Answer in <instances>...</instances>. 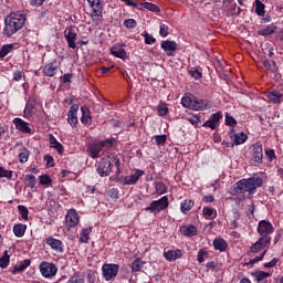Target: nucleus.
Listing matches in <instances>:
<instances>
[{
    "label": "nucleus",
    "mask_w": 283,
    "mask_h": 283,
    "mask_svg": "<svg viewBox=\"0 0 283 283\" xmlns=\"http://www.w3.org/2000/svg\"><path fill=\"white\" fill-rule=\"evenodd\" d=\"M188 123H190V125H193L195 127L200 125V115H191L189 117H187Z\"/></svg>",
    "instance_id": "52"
},
{
    "label": "nucleus",
    "mask_w": 283,
    "mask_h": 283,
    "mask_svg": "<svg viewBox=\"0 0 283 283\" xmlns=\"http://www.w3.org/2000/svg\"><path fill=\"white\" fill-rule=\"evenodd\" d=\"M34 112V105L32 103L28 102L24 108V118H30Z\"/></svg>",
    "instance_id": "50"
},
{
    "label": "nucleus",
    "mask_w": 283,
    "mask_h": 283,
    "mask_svg": "<svg viewBox=\"0 0 283 283\" xmlns=\"http://www.w3.org/2000/svg\"><path fill=\"white\" fill-rule=\"evenodd\" d=\"M98 143L102 146V149H103V147H105L106 149H109V148L114 147V143H116V139L108 138V139H105V140L98 142Z\"/></svg>",
    "instance_id": "46"
},
{
    "label": "nucleus",
    "mask_w": 283,
    "mask_h": 283,
    "mask_svg": "<svg viewBox=\"0 0 283 283\" xmlns=\"http://www.w3.org/2000/svg\"><path fill=\"white\" fill-rule=\"evenodd\" d=\"M271 245V238L269 235L261 237L250 248L251 253H260V251L266 249Z\"/></svg>",
    "instance_id": "8"
},
{
    "label": "nucleus",
    "mask_w": 283,
    "mask_h": 283,
    "mask_svg": "<svg viewBox=\"0 0 283 283\" xmlns=\"http://www.w3.org/2000/svg\"><path fill=\"white\" fill-rule=\"evenodd\" d=\"M120 1H123L128 7L137 8V10H140L139 2H134L132 0H120Z\"/></svg>",
    "instance_id": "61"
},
{
    "label": "nucleus",
    "mask_w": 283,
    "mask_h": 283,
    "mask_svg": "<svg viewBox=\"0 0 283 283\" xmlns=\"http://www.w3.org/2000/svg\"><path fill=\"white\" fill-rule=\"evenodd\" d=\"M143 266H145V261L143 259H136L132 263V271L133 273H138V271L143 270Z\"/></svg>",
    "instance_id": "40"
},
{
    "label": "nucleus",
    "mask_w": 283,
    "mask_h": 283,
    "mask_svg": "<svg viewBox=\"0 0 283 283\" xmlns=\"http://www.w3.org/2000/svg\"><path fill=\"white\" fill-rule=\"evenodd\" d=\"M40 185H52V178H50L48 175L40 176Z\"/></svg>",
    "instance_id": "58"
},
{
    "label": "nucleus",
    "mask_w": 283,
    "mask_h": 283,
    "mask_svg": "<svg viewBox=\"0 0 283 283\" xmlns=\"http://www.w3.org/2000/svg\"><path fill=\"white\" fill-rule=\"evenodd\" d=\"M13 125L18 132L21 134H32V128H30V124L19 117L13 119Z\"/></svg>",
    "instance_id": "12"
},
{
    "label": "nucleus",
    "mask_w": 283,
    "mask_h": 283,
    "mask_svg": "<svg viewBox=\"0 0 283 283\" xmlns=\"http://www.w3.org/2000/svg\"><path fill=\"white\" fill-rule=\"evenodd\" d=\"M92 21L95 25H99V23H103V6L92 7Z\"/></svg>",
    "instance_id": "18"
},
{
    "label": "nucleus",
    "mask_w": 283,
    "mask_h": 283,
    "mask_svg": "<svg viewBox=\"0 0 283 283\" xmlns=\"http://www.w3.org/2000/svg\"><path fill=\"white\" fill-rule=\"evenodd\" d=\"M213 248L216 251H227V241L224 239H216L213 241Z\"/></svg>",
    "instance_id": "39"
},
{
    "label": "nucleus",
    "mask_w": 283,
    "mask_h": 283,
    "mask_svg": "<svg viewBox=\"0 0 283 283\" xmlns=\"http://www.w3.org/2000/svg\"><path fill=\"white\" fill-rule=\"evenodd\" d=\"M97 174L105 178L112 174V161L109 159H101L97 166Z\"/></svg>",
    "instance_id": "10"
},
{
    "label": "nucleus",
    "mask_w": 283,
    "mask_h": 283,
    "mask_svg": "<svg viewBox=\"0 0 283 283\" xmlns=\"http://www.w3.org/2000/svg\"><path fill=\"white\" fill-rule=\"evenodd\" d=\"M143 35L145 38L146 45H154V43H156V39L154 38V35L147 32H145Z\"/></svg>",
    "instance_id": "55"
},
{
    "label": "nucleus",
    "mask_w": 283,
    "mask_h": 283,
    "mask_svg": "<svg viewBox=\"0 0 283 283\" xmlns=\"http://www.w3.org/2000/svg\"><path fill=\"white\" fill-rule=\"evenodd\" d=\"M118 264H104L102 266L104 280L109 282V280H114L118 275Z\"/></svg>",
    "instance_id": "9"
},
{
    "label": "nucleus",
    "mask_w": 283,
    "mask_h": 283,
    "mask_svg": "<svg viewBox=\"0 0 283 283\" xmlns=\"http://www.w3.org/2000/svg\"><path fill=\"white\" fill-rule=\"evenodd\" d=\"M277 265V258L272 259L270 262L264 263L265 269H273V266Z\"/></svg>",
    "instance_id": "62"
},
{
    "label": "nucleus",
    "mask_w": 283,
    "mask_h": 283,
    "mask_svg": "<svg viewBox=\"0 0 283 283\" xmlns=\"http://www.w3.org/2000/svg\"><path fill=\"white\" fill-rule=\"evenodd\" d=\"M231 138L233 140V145H244L249 136H247L245 133L241 132V133L233 134Z\"/></svg>",
    "instance_id": "30"
},
{
    "label": "nucleus",
    "mask_w": 283,
    "mask_h": 283,
    "mask_svg": "<svg viewBox=\"0 0 283 283\" xmlns=\"http://www.w3.org/2000/svg\"><path fill=\"white\" fill-rule=\"evenodd\" d=\"M264 66L270 70V72H277V64L274 61H265Z\"/></svg>",
    "instance_id": "54"
},
{
    "label": "nucleus",
    "mask_w": 283,
    "mask_h": 283,
    "mask_svg": "<svg viewBox=\"0 0 283 283\" xmlns=\"http://www.w3.org/2000/svg\"><path fill=\"white\" fill-rule=\"evenodd\" d=\"M64 36L69 43V48L76 50V36H78V28L70 27L64 31Z\"/></svg>",
    "instance_id": "7"
},
{
    "label": "nucleus",
    "mask_w": 283,
    "mask_h": 283,
    "mask_svg": "<svg viewBox=\"0 0 283 283\" xmlns=\"http://www.w3.org/2000/svg\"><path fill=\"white\" fill-rule=\"evenodd\" d=\"M78 105L74 104L71 106L69 114H67V123L71 127H75L78 124Z\"/></svg>",
    "instance_id": "14"
},
{
    "label": "nucleus",
    "mask_w": 283,
    "mask_h": 283,
    "mask_svg": "<svg viewBox=\"0 0 283 283\" xmlns=\"http://www.w3.org/2000/svg\"><path fill=\"white\" fill-rule=\"evenodd\" d=\"M182 107H187L188 109H193L195 112H205L207 107H209V103L205 99H199L192 94H186L181 98Z\"/></svg>",
    "instance_id": "3"
},
{
    "label": "nucleus",
    "mask_w": 283,
    "mask_h": 283,
    "mask_svg": "<svg viewBox=\"0 0 283 283\" xmlns=\"http://www.w3.org/2000/svg\"><path fill=\"white\" fill-rule=\"evenodd\" d=\"M101 151H103V148L98 142L91 144L87 149V154L91 158H98V154H101Z\"/></svg>",
    "instance_id": "23"
},
{
    "label": "nucleus",
    "mask_w": 283,
    "mask_h": 283,
    "mask_svg": "<svg viewBox=\"0 0 283 283\" xmlns=\"http://www.w3.org/2000/svg\"><path fill=\"white\" fill-rule=\"evenodd\" d=\"M124 25H125V28L132 29V28H136L137 23H136V20L128 19V20L124 21Z\"/></svg>",
    "instance_id": "60"
},
{
    "label": "nucleus",
    "mask_w": 283,
    "mask_h": 283,
    "mask_svg": "<svg viewBox=\"0 0 283 283\" xmlns=\"http://www.w3.org/2000/svg\"><path fill=\"white\" fill-rule=\"evenodd\" d=\"M18 158H19V163H21L22 165H25V163L30 158V150H28V148L25 147L20 148Z\"/></svg>",
    "instance_id": "32"
},
{
    "label": "nucleus",
    "mask_w": 283,
    "mask_h": 283,
    "mask_svg": "<svg viewBox=\"0 0 283 283\" xmlns=\"http://www.w3.org/2000/svg\"><path fill=\"white\" fill-rule=\"evenodd\" d=\"M253 277H255L258 283H269V277H271V273L264 271H256L252 273Z\"/></svg>",
    "instance_id": "27"
},
{
    "label": "nucleus",
    "mask_w": 283,
    "mask_h": 283,
    "mask_svg": "<svg viewBox=\"0 0 283 283\" xmlns=\"http://www.w3.org/2000/svg\"><path fill=\"white\" fill-rule=\"evenodd\" d=\"M258 233L261 234V238L263 235H271V233H273V224L266 220L260 221L258 227Z\"/></svg>",
    "instance_id": "15"
},
{
    "label": "nucleus",
    "mask_w": 283,
    "mask_h": 283,
    "mask_svg": "<svg viewBox=\"0 0 283 283\" xmlns=\"http://www.w3.org/2000/svg\"><path fill=\"white\" fill-rule=\"evenodd\" d=\"M28 229V226L23 223H18L13 227V233L15 238H23L25 235V230Z\"/></svg>",
    "instance_id": "31"
},
{
    "label": "nucleus",
    "mask_w": 283,
    "mask_h": 283,
    "mask_svg": "<svg viewBox=\"0 0 283 283\" xmlns=\"http://www.w3.org/2000/svg\"><path fill=\"white\" fill-rule=\"evenodd\" d=\"M22 78H25V72L20 70L13 72V81L18 83L19 81H22Z\"/></svg>",
    "instance_id": "53"
},
{
    "label": "nucleus",
    "mask_w": 283,
    "mask_h": 283,
    "mask_svg": "<svg viewBox=\"0 0 283 283\" xmlns=\"http://www.w3.org/2000/svg\"><path fill=\"white\" fill-rule=\"evenodd\" d=\"M30 264H32V261H30V259H25L22 262L15 264L11 273L13 275H17V273H23V271H25Z\"/></svg>",
    "instance_id": "22"
},
{
    "label": "nucleus",
    "mask_w": 283,
    "mask_h": 283,
    "mask_svg": "<svg viewBox=\"0 0 283 283\" xmlns=\"http://www.w3.org/2000/svg\"><path fill=\"white\" fill-rule=\"evenodd\" d=\"M46 244L53 249L55 253H63V241L54 239L53 237H49L46 238Z\"/></svg>",
    "instance_id": "16"
},
{
    "label": "nucleus",
    "mask_w": 283,
    "mask_h": 283,
    "mask_svg": "<svg viewBox=\"0 0 283 283\" xmlns=\"http://www.w3.org/2000/svg\"><path fill=\"white\" fill-rule=\"evenodd\" d=\"M24 185L30 189H34L36 187V177L34 175H27L24 177Z\"/></svg>",
    "instance_id": "38"
},
{
    "label": "nucleus",
    "mask_w": 283,
    "mask_h": 283,
    "mask_svg": "<svg viewBox=\"0 0 283 283\" xmlns=\"http://www.w3.org/2000/svg\"><path fill=\"white\" fill-rule=\"evenodd\" d=\"M254 6H255V13L258 14V17H264L266 14V11H265L266 6H264L262 1L255 0Z\"/></svg>",
    "instance_id": "34"
},
{
    "label": "nucleus",
    "mask_w": 283,
    "mask_h": 283,
    "mask_svg": "<svg viewBox=\"0 0 283 283\" xmlns=\"http://www.w3.org/2000/svg\"><path fill=\"white\" fill-rule=\"evenodd\" d=\"M139 10H143L145 8L146 10H149L150 12H160V8L158 6L151 3V2H139Z\"/></svg>",
    "instance_id": "35"
},
{
    "label": "nucleus",
    "mask_w": 283,
    "mask_h": 283,
    "mask_svg": "<svg viewBox=\"0 0 283 283\" xmlns=\"http://www.w3.org/2000/svg\"><path fill=\"white\" fill-rule=\"evenodd\" d=\"M111 54H113V56H116L117 59H122L123 61L127 59V52L120 45L113 46L111 49Z\"/></svg>",
    "instance_id": "24"
},
{
    "label": "nucleus",
    "mask_w": 283,
    "mask_h": 283,
    "mask_svg": "<svg viewBox=\"0 0 283 283\" xmlns=\"http://www.w3.org/2000/svg\"><path fill=\"white\" fill-rule=\"evenodd\" d=\"M265 155L268 156V158H270L271 161L275 160V150L273 149H268L265 151Z\"/></svg>",
    "instance_id": "64"
},
{
    "label": "nucleus",
    "mask_w": 283,
    "mask_h": 283,
    "mask_svg": "<svg viewBox=\"0 0 283 283\" xmlns=\"http://www.w3.org/2000/svg\"><path fill=\"white\" fill-rule=\"evenodd\" d=\"M154 140L156 145H158L159 147H163L165 143H167V135H156L154 137Z\"/></svg>",
    "instance_id": "49"
},
{
    "label": "nucleus",
    "mask_w": 283,
    "mask_h": 283,
    "mask_svg": "<svg viewBox=\"0 0 283 283\" xmlns=\"http://www.w3.org/2000/svg\"><path fill=\"white\" fill-rule=\"evenodd\" d=\"M145 175L144 170H136L133 175L126 176L124 178V185H136L137 180H140V178Z\"/></svg>",
    "instance_id": "19"
},
{
    "label": "nucleus",
    "mask_w": 283,
    "mask_h": 283,
    "mask_svg": "<svg viewBox=\"0 0 283 283\" xmlns=\"http://www.w3.org/2000/svg\"><path fill=\"white\" fill-rule=\"evenodd\" d=\"M56 72H59V66H55L54 63L46 64L42 69L44 76H56Z\"/></svg>",
    "instance_id": "25"
},
{
    "label": "nucleus",
    "mask_w": 283,
    "mask_h": 283,
    "mask_svg": "<svg viewBox=\"0 0 283 283\" xmlns=\"http://www.w3.org/2000/svg\"><path fill=\"white\" fill-rule=\"evenodd\" d=\"M39 271L42 277H45V280H52V277L59 273V268L52 262L43 261L39 265Z\"/></svg>",
    "instance_id": "4"
},
{
    "label": "nucleus",
    "mask_w": 283,
    "mask_h": 283,
    "mask_svg": "<svg viewBox=\"0 0 283 283\" xmlns=\"http://www.w3.org/2000/svg\"><path fill=\"white\" fill-rule=\"evenodd\" d=\"M49 143L50 147H52L54 150L57 151V154H63V145L56 140V137L54 135L50 134L49 135Z\"/></svg>",
    "instance_id": "29"
},
{
    "label": "nucleus",
    "mask_w": 283,
    "mask_h": 283,
    "mask_svg": "<svg viewBox=\"0 0 283 283\" xmlns=\"http://www.w3.org/2000/svg\"><path fill=\"white\" fill-rule=\"evenodd\" d=\"M25 25V13L22 11L12 12L4 19V36H12L17 34L21 28Z\"/></svg>",
    "instance_id": "1"
},
{
    "label": "nucleus",
    "mask_w": 283,
    "mask_h": 283,
    "mask_svg": "<svg viewBox=\"0 0 283 283\" xmlns=\"http://www.w3.org/2000/svg\"><path fill=\"white\" fill-rule=\"evenodd\" d=\"M78 222H80L78 212H76L74 209L69 210L65 216L66 227L72 229V227H76V224H78Z\"/></svg>",
    "instance_id": "13"
},
{
    "label": "nucleus",
    "mask_w": 283,
    "mask_h": 283,
    "mask_svg": "<svg viewBox=\"0 0 283 283\" xmlns=\"http://www.w3.org/2000/svg\"><path fill=\"white\" fill-rule=\"evenodd\" d=\"M263 185L264 180L260 177L241 179L234 185V193H249V196H253L259 187H262Z\"/></svg>",
    "instance_id": "2"
},
{
    "label": "nucleus",
    "mask_w": 283,
    "mask_h": 283,
    "mask_svg": "<svg viewBox=\"0 0 283 283\" xmlns=\"http://www.w3.org/2000/svg\"><path fill=\"white\" fill-rule=\"evenodd\" d=\"M182 235H189L193 238V235H198V228L196 226L189 224L180 228Z\"/></svg>",
    "instance_id": "28"
},
{
    "label": "nucleus",
    "mask_w": 283,
    "mask_h": 283,
    "mask_svg": "<svg viewBox=\"0 0 283 283\" xmlns=\"http://www.w3.org/2000/svg\"><path fill=\"white\" fill-rule=\"evenodd\" d=\"M159 34L163 36V39H167V36H169V27L165 23H161L159 25Z\"/></svg>",
    "instance_id": "48"
},
{
    "label": "nucleus",
    "mask_w": 283,
    "mask_h": 283,
    "mask_svg": "<svg viewBox=\"0 0 283 283\" xmlns=\"http://www.w3.org/2000/svg\"><path fill=\"white\" fill-rule=\"evenodd\" d=\"M90 233H92V228H85L80 233V241L83 243H87L90 240Z\"/></svg>",
    "instance_id": "42"
},
{
    "label": "nucleus",
    "mask_w": 283,
    "mask_h": 283,
    "mask_svg": "<svg viewBox=\"0 0 283 283\" xmlns=\"http://www.w3.org/2000/svg\"><path fill=\"white\" fill-rule=\"evenodd\" d=\"M167 207H169V198L164 196L159 200L150 202V205L145 208V211L149 213H160V211H165Z\"/></svg>",
    "instance_id": "5"
},
{
    "label": "nucleus",
    "mask_w": 283,
    "mask_h": 283,
    "mask_svg": "<svg viewBox=\"0 0 283 283\" xmlns=\"http://www.w3.org/2000/svg\"><path fill=\"white\" fill-rule=\"evenodd\" d=\"M180 209L185 214L189 213V211L193 209V201L191 199H186L184 202H181Z\"/></svg>",
    "instance_id": "37"
},
{
    "label": "nucleus",
    "mask_w": 283,
    "mask_h": 283,
    "mask_svg": "<svg viewBox=\"0 0 283 283\" xmlns=\"http://www.w3.org/2000/svg\"><path fill=\"white\" fill-rule=\"evenodd\" d=\"M264 255H266V250H264L260 255H258L256 258L250 260V262L248 264H256V262H261V260L264 259Z\"/></svg>",
    "instance_id": "59"
},
{
    "label": "nucleus",
    "mask_w": 283,
    "mask_h": 283,
    "mask_svg": "<svg viewBox=\"0 0 283 283\" xmlns=\"http://www.w3.org/2000/svg\"><path fill=\"white\" fill-rule=\"evenodd\" d=\"M155 189H156V193H158V196H163V193H167V186H165V184L163 181H157L155 184Z\"/></svg>",
    "instance_id": "43"
},
{
    "label": "nucleus",
    "mask_w": 283,
    "mask_h": 283,
    "mask_svg": "<svg viewBox=\"0 0 283 283\" xmlns=\"http://www.w3.org/2000/svg\"><path fill=\"white\" fill-rule=\"evenodd\" d=\"M164 258L168 260V262H175V260H180V258H182V251L178 249L165 251Z\"/></svg>",
    "instance_id": "21"
},
{
    "label": "nucleus",
    "mask_w": 283,
    "mask_h": 283,
    "mask_svg": "<svg viewBox=\"0 0 283 283\" xmlns=\"http://www.w3.org/2000/svg\"><path fill=\"white\" fill-rule=\"evenodd\" d=\"M262 158H264V151L262 148V144L256 143L252 145V157L251 165L254 167H260L262 165Z\"/></svg>",
    "instance_id": "6"
},
{
    "label": "nucleus",
    "mask_w": 283,
    "mask_h": 283,
    "mask_svg": "<svg viewBox=\"0 0 283 283\" xmlns=\"http://www.w3.org/2000/svg\"><path fill=\"white\" fill-rule=\"evenodd\" d=\"M190 76H192V78H202V73H200V71L198 70H193V71H189Z\"/></svg>",
    "instance_id": "63"
},
{
    "label": "nucleus",
    "mask_w": 283,
    "mask_h": 283,
    "mask_svg": "<svg viewBox=\"0 0 283 283\" xmlns=\"http://www.w3.org/2000/svg\"><path fill=\"white\" fill-rule=\"evenodd\" d=\"M161 49L166 52L167 56H172L174 52L178 50V44L175 41L166 40L161 42Z\"/></svg>",
    "instance_id": "17"
},
{
    "label": "nucleus",
    "mask_w": 283,
    "mask_h": 283,
    "mask_svg": "<svg viewBox=\"0 0 283 283\" xmlns=\"http://www.w3.org/2000/svg\"><path fill=\"white\" fill-rule=\"evenodd\" d=\"M207 258H209V252H207L205 249H200L197 254L198 262L202 263L207 260Z\"/></svg>",
    "instance_id": "47"
},
{
    "label": "nucleus",
    "mask_w": 283,
    "mask_h": 283,
    "mask_svg": "<svg viewBox=\"0 0 283 283\" xmlns=\"http://www.w3.org/2000/svg\"><path fill=\"white\" fill-rule=\"evenodd\" d=\"M220 120H222V112L214 113L203 124V127H209L210 129H218V126L220 125Z\"/></svg>",
    "instance_id": "11"
},
{
    "label": "nucleus",
    "mask_w": 283,
    "mask_h": 283,
    "mask_svg": "<svg viewBox=\"0 0 283 283\" xmlns=\"http://www.w3.org/2000/svg\"><path fill=\"white\" fill-rule=\"evenodd\" d=\"M266 98H269L270 103L280 105V103H283V93L274 90L266 94Z\"/></svg>",
    "instance_id": "20"
},
{
    "label": "nucleus",
    "mask_w": 283,
    "mask_h": 283,
    "mask_svg": "<svg viewBox=\"0 0 283 283\" xmlns=\"http://www.w3.org/2000/svg\"><path fill=\"white\" fill-rule=\"evenodd\" d=\"M202 216L206 220H211V218H216L218 216V212H216V209L213 208L205 207L202 209Z\"/></svg>",
    "instance_id": "36"
},
{
    "label": "nucleus",
    "mask_w": 283,
    "mask_h": 283,
    "mask_svg": "<svg viewBox=\"0 0 283 283\" xmlns=\"http://www.w3.org/2000/svg\"><path fill=\"white\" fill-rule=\"evenodd\" d=\"M13 50H14L13 44L2 45V48L0 49V59H6V56H8V54H10V52H12Z\"/></svg>",
    "instance_id": "41"
},
{
    "label": "nucleus",
    "mask_w": 283,
    "mask_h": 283,
    "mask_svg": "<svg viewBox=\"0 0 283 283\" xmlns=\"http://www.w3.org/2000/svg\"><path fill=\"white\" fill-rule=\"evenodd\" d=\"M12 170H6V168L0 167V178H8L10 180V178H12Z\"/></svg>",
    "instance_id": "57"
},
{
    "label": "nucleus",
    "mask_w": 283,
    "mask_h": 283,
    "mask_svg": "<svg viewBox=\"0 0 283 283\" xmlns=\"http://www.w3.org/2000/svg\"><path fill=\"white\" fill-rule=\"evenodd\" d=\"M18 211L21 214L22 220H28L30 211L25 206H18Z\"/></svg>",
    "instance_id": "51"
},
{
    "label": "nucleus",
    "mask_w": 283,
    "mask_h": 283,
    "mask_svg": "<svg viewBox=\"0 0 283 283\" xmlns=\"http://www.w3.org/2000/svg\"><path fill=\"white\" fill-rule=\"evenodd\" d=\"M157 112L159 116H167V114H169V107H167V104L160 103L157 106Z\"/></svg>",
    "instance_id": "45"
},
{
    "label": "nucleus",
    "mask_w": 283,
    "mask_h": 283,
    "mask_svg": "<svg viewBox=\"0 0 283 283\" xmlns=\"http://www.w3.org/2000/svg\"><path fill=\"white\" fill-rule=\"evenodd\" d=\"M9 264H10V255H8V251H6L3 256L0 258V269H8Z\"/></svg>",
    "instance_id": "44"
},
{
    "label": "nucleus",
    "mask_w": 283,
    "mask_h": 283,
    "mask_svg": "<svg viewBox=\"0 0 283 283\" xmlns=\"http://www.w3.org/2000/svg\"><path fill=\"white\" fill-rule=\"evenodd\" d=\"M81 112H82V118H81L82 123L84 125H91L92 124V113L90 112V107L82 106Z\"/></svg>",
    "instance_id": "26"
},
{
    "label": "nucleus",
    "mask_w": 283,
    "mask_h": 283,
    "mask_svg": "<svg viewBox=\"0 0 283 283\" xmlns=\"http://www.w3.org/2000/svg\"><path fill=\"white\" fill-rule=\"evenodd\" d=\"M275 30H277V27H275V24H270L264 29L259 30L258 34L260 36H270V34H274Z\"/></svg>",
    "instance_id": "33"
},
{
    "label": "nucleus",
    "mask_w": 283,
    "mask_h": 283,
    "mask_svg": "<svg viewBox=\"0 0 283 283\" xmlns=\"http://www.w3.org/2000/svg\"><path fill=\"white\" fill-rule=\"evenodd\" d=\"M226 125H228L229 127H235V125H238V122L235 120V118H233V116L226 114Z\"/></svg>",
    "instance_id": "56"
}]
</instances>
